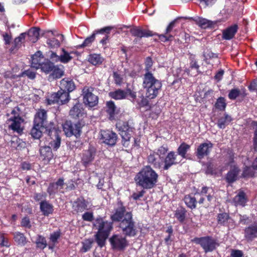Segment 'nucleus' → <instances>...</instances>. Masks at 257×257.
<instances>
[{"label":"nucleus","mask_w":257,"mask_h":257,"mask_svg":"<svg viewBox=\"0 0 257 257\" xmlns=\"http://www.w3.org/2000/svg\"><path fill=\"white\" fill-rule=\"evenodd\" d=\"M39 31L40 29L36 27L30 29L28 33H26L28 40L32 43H35L39 39Z\"/></svg>","instance_id":"obj_33"},{"label":"nucleus","mask_w":257,"mask_h":257,"mask_svg":"<svg viewBox=\"0 0 257 257\" xmlns=\"http://www.w3.org/2000/svg\"><path fill=\"white\" fill-rule=\"evenodd\" d=\"M232 120L231 117L228 114L225 113L224 116L220 117L217 122V126L221 129H223Z\"/></svg>","instance_id":"obj_36"},{"label":"nucleus","mask_w":257,"mask_h":257,"mask_svg":"<svg viewBox=\"0 0 257 257\" xmlns=\"http://www.w3.org/2000/svg\"><path fill=\"white\" fill-rule=\"evenodd\" d=\"M186 212L184 208L178 209L175 211V216L179 222H183L186 217Z\"/></svg>","instance_id":"obj_47"},{"label":"nucleus","mask_w":257,"mask_h":257,"mask_svg":"<svg viewBox=\"0 0 257 257\" xmlns=\"http://www.w3.org/2000/svg\"><path fill=\"white\" fill-rule=\"evenodd\" d=\"M108 95L114 99L121 100L126 98L127 96V92L124 90L117 89L114 91L109 92Z\"/></svg>","instance_id":"obj_32"},{"label":"nucleus","mask_w":257,"mask_h":257,"mask_svg":"<svg viewBox=\"0 0 257 257\" xmlns=\"http://www.w3.org/2000/svg\"><path fill=\"white\" fill-rule=\"evenodd\" d=\"M106 111L110 116V118L112 119L116 113V107L113 101L110 100L106 102Z\"/></svg>","instance_id":"obj_42"},{"label":"nucleus","mask_w":257,"mask_h":257,"mask_svg":"<svg viewBox=\"0 0 257 257\" xmlns=\"http://www.w3.org/2000/svg\"><path fill=\"white\" fill-rule=\"evenodd\" d=\"M244 237L247 241H252L257 237V223H254L244 230Z\"/></svg>","instance_id":"obj_23"},{"label":"nucleus","mask_w":257,"mask_h":257,"mask_svg":"<svg viewBox=\"0 0 257 257\" xmlns=\"http://www.w3.org/2000/svg\"><path fill=\"white\" fill-rule=\"evenodd\" d=\"M226 106L225 99L222 97L218 98L215 104V108L219 110H224L226 108Z\"/></svg>","instance_id":"obj_48"},{"label":"nucleus","mask_w":257,"mask_h":257,"mask_svg":"<svg viewBox=\"0 0 257 257\" xmlns=\"http://www.w3.org/2000/svg\"><path fill=\"white\" fill-rule=\"evenodd\" d=\"M113 77L115 83L116 85H120L122 82V78L121 75L116 72H113Z\"/></svg>","instance_id":"obj_59"},{"label":"nucleus","mask_w":257,"mask_h":257,"mask_svg":"<svg viewBox=\"0 0 257 257\" xmlns=\"http://www.w3.org/2000/svg\"><path fill=\"white\" fill-rule=\"evenodd\" d=\"M47 44L50 48H57L60 46L59 41L55 38L48 39L47 40Z\"/></svg>","instance_id":"obj_51"},{"label":"nucleus","mask_w":257,"mask_h":257,"mask_svg":"<svg viewBox=\"0 0 257 257\" xmlns=\"http://www.w3.org/2000/svg\"><path fill=\"white\" fill-rule=\"evenodd\" d=\"M14 238L15 241L19 245H24L27 242L26 237L20 232L14 233Z\"/></svg>","instance_id":"obj_44"},{"label":"nucleus","mask_w":257,"mask_h":257,"mask_svg":"<svg viewBox=\"0 0 257 257\" xmlns=\"http://www.w3.org/2000/svg\"><path fill=\"white\" fill-rule=\"evenodd\" d=\"M52 73L51 76L53 78H59L64 75L63 66V65H55L54 66V69L51 71Z\"/></svg>","instance_id":"obj_39"},{"label":"nucleus","mask_w":257,"mask_h":257,"mask_svg":"<svg viewBox=\"0 0 257 257\" xmlns=\"http://www.w3.org/2000/svg\"><path fill=\"white\" fill-rule=\"evenodd\" d=\"M231 257H242L243 252L240 250L232 249L231 252Z\"/></svg>","instance_id":"obj_64"},{"label":"nucleus","mask_w":257,"mask_h":257,"mask_svg":"<svg viewBox=\"0 0 257 257\" xmlns=\"http://www.w3.org/2000/svg\"><path fill=\"white\" fill-rule=\"evenodd\" d=\"M228 166L229 170L226 175L225 180L228 183H232L238 179L241 171L239 167L234 161L233 154L230 156Z\"/></svg>","instance_id":"obj_7"},{"label":"nucleus","mask_w":257,"mask_h":257,"mask_svg":"<svg viewBox=\"0 0 257 257\" xmlns=\"http://www.w3.org/2000/svg\"><path fill=\"white\" fill-rule=\"evenodd\" d=\"M24 119L21 117H10L7 121L9 128L15 132L21 134L23 131L22 123Z\"/></svg>","instance_id":"obj_15"},{"label":"nucleus","mask_w":257,"mask_h":257,"mask_svg":"<svg viewBox=\"0 0 257 257\" xmlns=\"http://www.w3.org/2000/svg\"><path fill=\"white\" fill-rule=\"evenodd\" d=\"M34 123L45 128L48 126L49 123H48L47 111L45 110L40 109L36 113Z\"/></svg>","instance_id":"obj_17"},{"label":"nucleus","mask_w":257,"mask_h":257,"mask_svg":"<svg viewBox=\"0 0 257 257\" xmlns=\"http://www.w3.org/2000/svg\"><path fill=\"white\" fill-rule=\"evenodd\" d=\"M64 179L63 178H59L56 182L51 183L47 188V192L50 196L55 195L58 190L63 188Z\"/></svg>","instance_id":"obj_22"},{"label":"nucleus","mask_w":257,"mask_h":257,"mask_svg":"<svg viewBox=\"0 0 257 257\" xmlns=\"http://www.w3.org/2000/svg\"><path fill=\"white\" fill-rule=\"evenodd\" d=\"M96 155V150L94 148L89 147L88 150H85L82 153L81 161L85 166L90 164L93 161Z\"/></svg>","instance_id":"obj_18"},{"label":"nucleus","mask_w":257,"mask_h":257,"mask_svg":"<svg viewBox=\"0 0 257 257\" xmlns=\"http://www.w3.org/2000/svg\"><path fill=\"white\" fill-rule=\"evenodd\" d=\"M240 94V91L237 88L231 89L228 94L229 99L233 100L236 99Z\"/></svg>","instance_id":"obj_57"},{"label":"nucleus","mask_w":257,"mask_h":257,"mask_svg":"<svg viewBox=\"0 0 257 257\" xmlns=\"http://www.w3.org/2000/svg\"><path fill=\"white\" fill-rule=\"evenodd\" d=\"M37 246L41 249H44L47 246L45 238L41 235H38L36 240Z\"/></svg>","instance_id":"obj_50"},{"label":"nucleus","mask_w":257,"mask_h":257,"mask_svg":"<svg viewBox=\"0 0 257 257\" xmlns=\"http://www.w3.org/2000/svg\"><path fill=\"white\" fill-rule=\"evenodd\" d=\"M95 38V34H92L90 36L86 38L81 45H78L77 46V48H82L90 46L91 44V43L94 41Z\"/></svg>","instance_id":"obj_49"},{"label":"nucleus","mask_w":257,"mask_h":257,"mask_svg":"<svg viewBox=\"0 0 257 257\" xmlns=\"http://www.w3.org/2000/svg\"><path fill=\"white\" fill-rule=\"evenodd\" d=\"M11 244L7 238H6L3 233L0 232V245L8 247Z\"/></svg>","instance_id":"obj_55"},{"label":"nucleus","mask_w":257,"mask_h":257,"mask_svg":"<svg viewBox=\"0 0 257 257\" xmlns=\"http://www.w3.org/2000/svg\"><path fill=\"white\" fill-rule=\"evenodd\" d=\"M161 82L156 79L150 72H146L144 76L143 86L146 89V97L149 99L156 98L162 87Z\"/></svg>","instance_id":"obj_2"},{"label":"nucleus","mask_w":257,"mask_h":257,"mask_svg":"<svg viewBox=\"0 0 257 257\" xmlns=\"http://www.w3.org/2000/svg\"><path fill=\"white\" fill-rule=\"evenodd\" d=\"M54 64L53 62H51L48 59H45L44 61L42 63L40 68H41L43 72L46 74H48L51 72V71L53 70V69H54Z\"/></svg>","instance_id":"obj_37"},{"label":"nucleus","mask_w":257,"mask_h":257,"mask_svg":"<svg viewBox=\"0 0 257 257\" xmlns=\"http://www.w3.org/2000/svg\"><path fill=\"white\" fill-rule=\"evenodd\" d=\"M60 88L61 90L68 92L69 93L70 92L72 91L75 89V85L72 80L65 78L61 80Z\"/></svg>","instance_id":"obj_26"},{"label":"nucleus","mask_w":257,"mask_h":257,"mask_svg":"<svg viewBox=\"0 0 257 257\" xmlns=\"http://www.w3.org/2000/svg\"><path fill=\"white\" fill-rule=\"evenodd\" d=\"M212 148L213 144L210 142L200 144L195 152L196 157L199 159H202L209 155Z\"/></svg>","instance_id":"obj_14"},{"label":"nucleus","mask_w":257,"mask_h":257,"mask_svg":"<svg viewBox=\"0 0 257 257\" xmlns=\"http://www.w3.org/2000/svg\"><path fill=\"white\" fill-rule=\"evenodd\" d=\"M84 124L78 121L73 123L71 121H66L63 125V131L67 137H70L72 136L79 137L81 135V129Z\"/></svg>","instance_id":"obj_9"},{"label":"nucleus","mask_w":257,"mask_h":257,"mask_svg":"<svg viewBox=\"0 0 257 257\" xmlns=\"http://www.w3.org/2000/svg\"><path fill=\"white\" fill-rule=\"evenodd\" d=\"M69 114L72 118L76 119L83 117L86 113L82 104L78 102L70 110Z\"/></svg>","instance_id":"obj_21"},{"label":"nucleus","mask_w":257,"mask_h":257,"mask_svg":"<svg viewBox=\"0 0 257 257\" xmlns=\"http://www.w3.org/2000/svg\"><path fill=\"white\" fill-rule=\"evenodd\" d=\"M133 128L130 127L127 122H123L119 124L118 130L119 134L122 138V143L124 147H128L130 141L133 133Z\"/></svg>","instance_id":"obj_10"},{"label":"nucleus","mask_w":257,"mask_h":257,"mask_svg":"<svg viewBox=\"0 0 257 257\" xmlns=\"http://www.w3.org/2000/svg\"><path fill=\"white\" fill-rule=\"evenodd\" d=\"M184 202L188 207L191 209H194L196 207V198L195 197L186 195L184 199Z\"/></svg>","instance_id":"obj_41"},{"label":"nucleus","mask_w":257,"mask_h":257,"mask_svg":"<svg viewBox=\"0 0 257 257\" xmlns=\"http://www.w3.org/2000/svg\"><path fill=\"white\" fill-rule=\"evenodd\" d=\"M45 129L50 140L49 144L53 149L57 150L60 146L61 138L59 133H61V131L52 122H50Z\"/></svg>","instance_id":"obj_4"},{"label":"nucleus","mask_w":257,"mask_h":257,"mask_svg":"<svg viewBox=\"0 0 257 257\" xmlns=\"http://www.w3.org/2000/svg\"><path fill=\"white\" fill-rule=\"evenodd\" d=\"M94 225L98 229L95 235L96 241L101 247L105 245V240L112 229V223L104 221L100 217L95 220Z\"/></svg>","instance_id":"obj_3"},{"label":"nucleus","mask_w":257,"mask_h":257,"mask_svg":"<svg viewBox=\"0 0 257 257\" xmlns=\"http://www.w3.org/2000/svg\"><path fill=\"white\" fill-rule=\"evenodd\" d=\"M100 133L102 143L110 146L115 145L117 139L116 134L109 130L101 131Z\"/></svg>","instance_id":"obj_16"},{"label":"nucleus","mask_w":257,"mask_h":257,"mask_svg":"<svg viewBox=\"0 0 257 257\" xmlns=\"http://www.w3.org/2000/svg\"><path fill=\"white\" fill-rule=\"evenodd\" d=\"M130 32L133 36L139 38L148 37L153 36L155 35L151 31L142 29L139 27H135L132 28Z\"/></svg>","instance_id":"obj_24"},{"label":"nucleus","mask_w":257,"mask_h":257,"mask_svg":"<svg viewBox=\"0 0 257 257\" xmlns=\"http://www.w3.org/2000/svg\"><path fill=\"white\" fill-rule=\"evenodd\" d=\"M246 201L247 198L246 195L242 191H240L233 199V202L236 206H244Z\"/></svg>","instance_id":"obj_30"},{"label":"nucleus","mask_w":257,"mask_h":257,"mask_svg":"<svg viewBox=\"0 0 257 257\" xmlns=\"http://www.w3.org/2000/svg\"><path fill=\"white\" fill-rule=\"evenodd\" d=\"M148 162L152 165L154 168L160 169L163 165L162 158L158 153L152 152L148 156Z\"/></svg>","instance_id":"obj_20"},{"label":"nucleus","mask_w":257,"mask_h":257,"mask_svg":"<svg viewBox=\"0 0 257 257\" xmlns=\"http://www.w3.org/2000/svg\"><path fill=\"white\" fill-rule=\"evenodd\" d=\"M237 26L234 25L225 29L223 32V38L225 40L232 39L237 31Z\"/></svg>","instance_id":"obj_34"},{"label":"nucleus","mask_w":257,"mask_h":257,"mask_svg":"<svg viewBox=\"0 0 257 257\" xmlns=\"http://www.w3.org/2000/svg\"><path fill=\"white\" fill-rule=\"evenodd\" d=\"M93 241L92 239H85L82 242V247L81 251L85 252L88 251L92 247V244Z\"/></svg>","instance_id":"obj_52"},{"label":"nucleus","mask_w":257,"mask_h":257,"mask_svg":"<svg viewBox=\"0 0 257 257\" xmlns=\"http://www.w3.org/2000/svg\"><path fill=\"white\" fill-rule=\"evenodd\" d=\"M191 19L193 20L196 24L203 29L213 27L214 25L217 23V22H212L200 17Z\"/></svg>","instance_id":"obj_27"},{"label":"nucleus","mask_w":257,"mask_h":257,"mask_svg":"<svg viewBox=\"0 0 257 257\" xmlns=\"http://www.w3.org/2000/svg\"><path fill=\"white\" fill-rule=\"evenodd\" d=\"M61 51L62 53L60 55V62L64 64L68 63L73 59V56L71 55L72 54H75L77 55L78 53L77 51H71L68 52L64 48H62Z\"/></svg>","instance_id":"obj_31"},{"label":"nucleus","mask_w":257,"mask_h":257,"mask_svg":"<svg viewBox=\"0 0 257 257\" xmlns=\"http://www.w3.org/2000/svg\"><path fill=\"white\" fill-rule=\"evenodd\" d=\"M112 27L110 26H107L101 28L99 30H95L93 34H95V36L97 34H103L105 33V35H108L110 33V31L112 30Z\"/></svg>","instance_id":"obj_56"},{"label":"nucleus","mask_w":257,"mask_h":257,"mask_svg":"<svg viewBox=\"0 0 257 257\" xmlns=\"http://www.w3.org/2000/svg\"><path fill=\"white\" fill-rule=\"evenodd\" d=\"M174 38V35L173 34H167V33H165L164 34H161L159 35V39L164 42L172 41Z\"/></svg>","instance_id":"obj_58"},{"label":"nucleus","mask_w":257,"mask_h":257,"mask_svg":"<svg viewBox=\"0 0 257 257\" xmlns=\"http://www.w3.org/2000/svg\"><path fill=\"white\" fill-rule=\"evenodd\" d=\"M252 125L256 127L254 133L253 137V148L255 151H257V121H253Z\"/></svg>","instance_id":"obj_61"},{"label":"nucleus","mask_w":257,"mask_h":257,"mask_svg":"<svg viewBox=\"0 0 257 257\" xmlns=\"http://www.w3.org/2000/svg\"><path fill=\"white\" fill-rule=\"evenodd\" d=\"M82 219L84 221H92L93 219V215L92 212H86L82 215Z\"/></svg>","instance_id":"obj_60"},{"label":"nucleus","mask_w":257,"mask_h":257,"mask_svg":"<svg viewBox=\"0 0 257 257\" xmlns=\"http://www.w3.org/2000/svg\"><path fill=\"white\" fill-rule=\"evenodd\" d=\"M69 97V93L68 92L60 89L51 95L50 98L48 99V103L49 104L57 103L62 105L68 102Z\"/></svg>","instance_id":"obj_11"},{"label":"nucleus","mask_w":257,"mask_h":257,"mask_svg":"<svg viewBox=\"0 0 257 257\" xmlns=\"http://www.w3.org/2000/svg\"><path fill=\"white\" fill-rule=\"evenodd\" d=\"M94 88L85 87L83 89L84 103L90 107L95 106L98 103V97L93 93Z\"/></svg>","instance_id":"obj_13"},{"label":"nucleus","mask_w":257,"mask_h":257,"mask_svg":"<svg viewBox=\"0 0 257 257\" xmlns=\"http://www.w3.org/2000/svg\"><path fill=\"white\" fill-rule=\"evenodd\" d=\"M192 241L199 244L205 253L213 251L219 246L217 240L210 236L195 237Z\"/></svg>","instance_id":"obj_5"},{"label":"nucleus","mask_w":257,"mask_h":257,"mask_svg":"<svg viewBox=\"0 0 257 257\" xmlns=\"http://www.w3.org/2000/svg\"><path fill=\"white\" fill-rule=\"evenodd\" d=\"M26 37V33H23L21 34L19 37L16 38L14 40V46L13 48V50L19 48L21 46L22 43L24 42Z\"/></svg>","instance_id":"obj_46"},{"label":"nucleus","mask_w":257,"mask_h":257,"mask_svg":"<svg viewBox=\"0 0 257 257\" xmlns=\"http://www.w3.org/2000/svg\"><path fill=\"white\" fill-rule=\"evenodd\" d=\"M133 215L130 211H127L123 202L118 200L114 208V213L110 216L111 220L113 222H121L123 218H126V214Z\"/></svg>","instance_id":"obj_8"},{"label":"nucleus","mask_w":257,"mask_h":257,"mask_svg":"<svg viewBox=\"0 0 257 257\" xmlns=\"http://www.w3.org/2000/svg\"><path fill=\"white\" fill-rule=\"evenodd\" d=\"M103 59L100 55L92 54L89 56L88 61L93 65H99L103 62Z\"/></svg>","instance_id":"obj_43"},{"label":"nucleus","mask_w":257,"mask_h":257,"mask_svg":"<svg viewBox=\"0 0 257 257\" xmlns=\"http://www.w3.org/2000/svg\"><path fill=\"white\" fill-rule=\"evenodd\" d=\"M51 148V146H44L40 149V158L47 163L50 162L53 157Z\"/></svg>","instance_id":"obj_25"},{"label":"nucleus","mask_w":257,"mask_h":257,"mask_svg":"<svg viewBox=\"0 0 257 257\" xmlns=\"http://www.w3.org/2000/svg\"><path fill=\"white\" fill-rule=\"evenodd\" d=\"M111 248L117 250H123L128 243L125 237L119 234L113 235L109 239Z\"/></svg>","instance_id":"obj_12"},{"label":"nucleus","mask_w":257,"mask_h":257,"mask_svg":"<svg viewBox=\"0 0 257 257\" xmlns=\"http://www.w3.org/2000/svg\"><path fill=\"white\" fill-rule=\"evenodd\" d=\"M45 129L40 126L37 125L36 124H33V126L31 131V135L33 138L36 139H39L42 135L43 130Z\"/></svg>","instance_id":"obj_38"},{"label":"nucleus","mask_w":257,"mask_h":257,"mask_svg":"<svg viewBox=\"0 0 257 257\" xmlns=\"http://www.w3.org/2000/svg\"><path fill=\"white\" fill-rule=\"evenodd\" d=\"M44 60L42 53L40 51H38L32 57V67L35 68L36 69L40 68L42 63L43 62Z\"/></svg>","instance_id":"obj_28"},{"label":"nucleus","mask_w":257,"mask_h":257,"mask_svg":"<svg viewBox=\"0 0 257 257\" xmlns=\"http://www.w3.org/2000/svg\"><path fill=\"white\" fill-rule=\"evenodd\" d=\"M190 146L185 143H182L177 149V154L181 156L182 158H185L186 157V154L187 152L190 149Z\"/></svg>","instance_id":"obj_45"},{"label":"nucleus","mask_w":257,"mask_h":257,"mask_svg":"<svg viewBox=\"0 0 257 257\" xmlns=\"http://www.w3.org/2000/svg\"><path fill=\"white\" fill-rule=\"evenodd\" d=\"M254 176V172L250 167L245 166L243 168L241 177L242 178L252 177Z\"/></svg>","instance_id":"obj_53"},{"label":"nucleus","mask_w":257,"mask_h":257,"mask_svg":"<svg viewBox=\"0 0 257 257\" xmlns=\"http://www.w3.org/2000/svg\"><path fill=\"white\" fill-rule=\"evenodd\" d=\"M61 232L60 230H57L52 233L50 235V241L54 245L57 242L58 239L60 238Z\"/></svg>","instance_id":"obj_54"},{"label":"nucleus","mask_w":257,"mask_h":257,"mask_svg":"<svg viewBox=\"0 0 257 257\" xmlns=\"http://www.w3.org/2000/svg\"><path fill=\"white\" fill-rule=\"evenodd\" d=\"M231 220L229 215L226 213H222L218 214L217 221L219 224L227 226L228 222Z\"/></svg>","instance_id":"obj_40"},{"label":"nucleus","mask_w":257,"mask_h":257,"mask_svg":"<svg viewBox=\"0 0 257 257\" xmlns=\"http://www.w3.org/2000/svg\"><path fill=\"white\" fill-rule=\"evenodd\" d=\"M126 218H123L119 223V227L125 236H134L137 233L135 222L133 219V215L126 214Z\"/></svg>","instance_id":"obj_6"},{"label":"nucleus","mask_w":257,"mask_h":257,"mask_svg":"<svg viewBox=\"0 0 257 257\" xmlns=\"http://www.w3.org/2000/svg\"><path fill=\"white\" fill-rule=\"evenodd\" d=\"M158 178L157 173L150 166H147L138 173L135 181L143 188L151 189L156 185Z\"/></svg>","instance_id":"obj_1"},{"label":"nucleus","mask_w":257,"mask_h":257,"mask_svg":"<svg viewBox=\"0 0 257 257\" xmlns=\"http://www.w3.org/2000/svg\"><path fill=\"white\" fill-rule=\"evenodd\" d=\"M180 161L177 159V155L174 152L171 151L168 153L164 160L163 169L168 170L173 165H175L180 163Z\"/></svg>","instance_id":"obj_19"},{"label":"nucleus","mask_w":257,"mask_h":257,"mask_svg":"<svg viewBox=\"0 0 257 257\" xmlns=\"http://www.w3.org/2000/svg\"><path fill=\"white\" fill-rule=\"evenodd\" d=\"M87 208L86 202L83 198H79L73 204V208L77 212H82Z\"/></svg>","instance_id":"obj_29"},{"label":"nucleus","mask_w":257,"mask_h":257,"mask_svg":"<svg viewBox=\"0 0 257 257\" xmlns=\"http://www.w3.org/2000/svg\"><path fill=\"white\" fill-rule=\"evenodd\" d=\"M21 225L23 227L30 228L31 227V224L29 218L27 217H24L21 221Z\"/></svg>","instance_id":"obj_63"},{"label":"nucleus","mask_w":257,"mask_h":257,"mask_svg":"<svg viewBox=\"0 0 257 257\" xmlns=\"http://www.w3.org/2000/svg\"><path fill=\"white\" fill-rule=\"evenodd\" d=\"M40 209L45 216H48L53 211V206L47 201H43L40 203Z\"/></svg>","instance_id":"obj_35"},{"label":"nucleus","mask_w":257,"mask_h":257,"mask_svg":"<svg viewBox=\"0 0 257 257\" xmlns=\"http://www.w3.org/2000/svg\"><path fill=\"white\" fill-rule=\"evenodd\" d=\"M176 22L177 20H174L169 24L166 29V33L167 34H172L171 33L173 32V29L175 27Z\"/></svg>","instance_id":"obj_62"}]
</instances>
